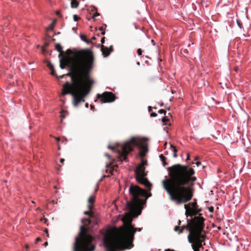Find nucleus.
<instances>
[{
  "label": "nucleus",
  "instance_id": "1",
  "mask_svg": "<svg viewBox=\"0 0 251 251\" xmlns=\"http://www.w3.org/2000/svg\"><path fill=\"white\" fill-rule=\"evenodd\" d=\"M74 58L70 68L73 75H70L75 90L73 104L76 107L80 102L85 101L84 98L89 94L94 80L91 78L90 72L93 68L94 57L93 52L88 49L75 50L72 53Z\"/></svg>",
  "mask_w": 251,
  "mask_h": 251
},
{
  "label": "nucleus",
  "instance_id": "2",
  "mask_svg": "<svg viewBox=\"0 0 251 251\" xmlns=\"http://www.w3.org/2000/svg\"><path fill=\"white\" fill-rule=\"evenodd\" d=\"M170 180L162 181L163 188L170 200L177 205L189 201L193 197V186L197 177L195 171L187 165L176 164L167 168Z\"/></svg>",
  "mask_w": 251,
  "mask_h": 251
},
{
  "label": "nucleus",
  "instance_id": "3",
  "mask_svg": "<svg viewBox=\"0 0 251 251\" xmlns=\"http://www.w3.org/2000/svg\"><path fill=\"white\" fill-rule=\"evenodd\" d=\"M130 201H127L125 208L127 211L124 217L126 224L125 233L120 238H125L132 233L133 237L135 233L141 231V228L134 227L131 225L132 219L137 217L141 213L139 210L141 206L145 203L147 199L151 196L150 192H147L139 186L131 184L128 189Z\"/></svg>",
  "mask_w": 251,
  "mask_h": 251
},
{
  "label": "nucleus",
  "instance_id": "4",
  "mask_svg": "<svg viewBox=\"0 0 251 251\" xmlns=\"http://www.w3.org/2000/svg\"><path fill=\"white\" fill-rule=\"evenodd\" d=\"M141 148L142 151L140 152V156L143 157L148 151L146 146H142L140 141L137 140L135 137H132L129 140L125 142L121 147V151H118V158L121 162H127V155L133 151L134 147Z\"/></svg>",
  "mask_w": 251,
  "mask_h": 251
},
{
  "label": "nucleus",
  "instance_id": "5",
  "mask_svg": "<svg viewBox=\"0 0 251 251\" xmlns=\"http://www.w3.org/2000/svg\"><path fill=\"white\" fill-rule=\"evenodd\" d=\"M147 165V161L143 159L135 169V178L139 183L143 184L151 190L152 184L146 177L147 173L145 172V166Z\"/></svg>",
  "mask_w": 251,
  "mask_h": 251
},
{
  "label": "nucleus",
  "instance_id": "6",
  "mask_svg": "<svg viewBox=\"0 0 251 251\" xmlns=\"http://www.w3.org/2000/svg\"><path fill=\"white\" fill-rule=\"evenodd\" d=\"M133 241V233L125 238H118L116 239L113 246L109 247L108 251H123L132 247Z\"/></svg>",
  "mask_w": 251,
  "mask_h": 251
},
{
  "label": "nucleus",
  "instance_id": "7",
  "mask_svg": "<svg viewBox=\"0 0 251 251\" xmlns=\"http://www.w3.org/2000/svg\"><path fill=\"white\" fill-rule=\"evenodd\" d=\"M84 228L83 226H80V231L78 236L75 238L73 243V251H94L95 246L91 243V241H82L80 238L82 236V231Z\"/></svg>",
  "mask_w": 251,
  "mask_h": 251
},
{
  "label": "nucleus",
  "instance_id": "8",
  "mask_svg": "<svg viewBox=\"0 0 251 251\" xmlns=\"http://www.w3.org/2000/svg\"><path fill=\"white\" fill-rule=\"evenodd\" d=\"M195 223L193 228L190 227L192 220H190L188 219H187V225H184L181 226V228H182L183 230L186 229L187 231H189L188 235H191V238H192V236L194 233H196L198 231L199 228L204 227V221L205 219L203 217L198 216L195 217Z\"/></svg>",
  "mask_w": 251,
  "mask_h": 251
},
{
  "label": "nucleus",
  "instance_id": "9",
  "mask_svg": "<svg viewBox=\"0 0 251 251\" xmlns=\"http://www.w3.org/2000/svg\"><path fill=\"white\" fill-rule=\"evenodd\" d=\"M204 227H200L196 233H194L192 236L194 246L198 249H203V246L205 245L204 241L205 236L202 234Z\"/></svg>",
  "mask_w": 251,
  "mask_h": 251
},
{
  "label": "nucleus",
  "instance_id": "10",
  "mask_svg": "<svg viewBox=\"0 0 251 251\" xmlns=\"http://www.w3.org/2000/svg\"><path fill=\"white\" fill-rule=\"evenodd\" d=\"M185 209V215L186 217L196 216L201 211V209L198 208L196 199L194 200V201L184 205Z\"/></svg>",
  "mask_w": 251,
  "mask_h": 251
},
{
  "label": "nucleus",
  "instance_id": "11",
  "mask_svg": "<svg viewBox=\"0 0 251 251\" xmlns=\"http://www.w3.org/2000/svg\"><path fill=\"white\" fill-rule=\"evenodd\" d=\"M97 97L98 99L101 98V102L103 103H106L113 101L114 100L115 96L111 92H105L103 93L102 95L100 94H98L97 95Z\"/></svg>",
  "mask_w": 251,
  "mask_h": 251
},
{
  "label": "nucleus",
  "instance_id": "12",
  "mask_svg": "<svg viewBox=\"0 0 251 251\" xmlns=\"http://www.w3.org/2000/svg\"><path fill=\"white\" fill-rule=\"evenodd\" d=\"M73 86V83L71 84L69 82L67 81L63 86V91L62 95L65 96L67 94H70L74 98L75 96V90Z\"/></svg>",
  "mask_w": 251,
  "mask_h": 251
},
{
  "label": "nucleus",
  "instance_id": "13",
  "mask_svg": "<svg viewBox=\"0 0 251 251\" xmlns=\"http://www.w3.org/2000/svg\"><path fill=\"white\" fill-rule=\"evenodd\" d=\"M101 52L102 53V55L104 57H107L110 54V52H109V49L108 48L104 47L103 45L101 46Z\"/></svg>",
  "mask_w": 251,
  "mask_h": 251
},
{
  "label": "nucleus",
  "instance_id": "14",
  "mask_svg": "<svg viewBox=\"0 0 251 251\" xmlns=\"http://www.w3.org/2000/svg\"><path fill=\"white\" fill-rule=\"evenodd\" d=\"M188 241L190 244H191V247L194 251H200V249L196 247L193 243V240L191 238L190 235H188L187 236Z\"/></svg>",
  "mask_w": 251,
  "mask_h": 251
},
{
  "label": "nucleus",
  "instance_id": "15",
  "mask_svg": "<svg viewBox=\"0 0 251 251\" xmlns=\"http://www.w3.org/2000/svg\"><path fill=\"white\" fill-rule=\"evenodd\" d=\"M88 201L90 203L88 205V208L90 210H91L93 209V203L95 201L94 198L92 196H90L89 198V199H88Z\"/></svg>",
  "mask_w": 251,
  "mask_h": 251
},
{
  "label": "nucleus",
  "instance_id": "16",
  "mask_svg": "<svg viewBox=\"0 0 251 251\" xmlns=\"http://www.w3.org/2000/svg\"><path fill=\"white\" fill-rule=\"evenodd\" d=\"M55 49L59 52V57L63 55L64 52L62 50V48L60 44L58 43L55 44Z\"/></svg>",
  "mask_w": 251,
  "mask_h": 251
},
{
  "label": "nucleus",
  "instance_id": "17",
  "mask_svg": "<svg viewBox=\"0 0 251 251\" xmlns=\"http://www.w3.org/2000/svg\"><path fill=\"white\" fill-rule=\"evenodd\" d=\"M71 4L72 8H76L78 7L79 2L76 0H72Z\"/></svg>",
  "mask_w": 251,
  "mask_h": 251
},
{
  "label": "nucleus",
  "instance_id": "18",
  "mask_svg": "<svg viewBox=\"0 0 251 251\" xmlns=\"http://www.w3.org/2000/svg\"><path fill=\"white\" fill-rule=\"evenodd\" d=\"M68 74H67V75H60L59 76H58L55 74V72L54 69L51 71V75H56V77L58 78L59 79L62 78L64 76H70L71 77V75H67Z\"/></svg>",
  "mask_w": 251,
  "mask_h": 251
},
{
  "label": "nucleus",
  "instance_id": "19",
  "mask_svg": "<svg viewBox=\"0 0 251 251\" xmlns=\"http://www.w3.org/2000/svg\"><path fill=\"white\" fill-rule=\"evenodd\" d=\"M159 157L161 161L162 162L163 166H165L167 165V163L165 161L166 160V157L164 156L163 154H160L159 155Z\"/></svg>",
  "mask_w": 251,
  "mask_h": 251
},
{
  "label": "nucleus",
  "instance_id": "20",
  "mask_svg": "<svg viewBox=\"0 0 251 251\" xmlns=\"http://www.w3.org/2000/svg\"><path fill=\"white\" fill-rule=\"evenodd\" d=\"M80 39L83 41L84 42H85V43L88 44V43H91V41L88 40L87 38H86V37L83 35V34H81L80 35Z\"/></svg>",
  "mask_w": 251,
  "mask_h": 251
},
{
  "label": "nucleus",
  "instance_id": "21",
  "mask_svg": "<svg viewBox=\"0 0 251 251\" xmlns=\"http://www.w3.org/2000/svg\"><path fill=\"white\" fill-rule=\"evenodd\" d=\"M60 58V59H59V61H60V67L62 69H64L65 68V67H66V64L63 63V59L62 58Z\"/></svg>",
  "mask_w": 251,
  "mask_h": 251
},
{
  "label": "nucleus",
  "instance_id": "22",
  "mask_svg": "<svg viewBox=\"0 0 251 251\" xmlns=\"http://www.w3.org/2000/svg\"><path fill=\"white\" fill-rule=\"evenodd\" d=\"M168 121H169V119L165 117H163L162 118V122L165 125H167V122H168Z\"/></svg>",
  "mask_w": 251,
  "mask_h": 251
},
{
  "label": "nucleus",
  "instance_id": "23",
  "mask_svg": "<svg viewBox=\"0 0 251 251\" xmlns=\"http://www.w3.org/2000/svg\"><path fill=\"white\" fill-rule=\"evenodd\" d=\"M180 223H181L180 221H178V226H175L174 230H175V231H178V230H179V228H180V227H179V225H180Z\"/></svg>",
  "mask_w": 251,
  "mask_h": 251
},
{
  "label": "nucleus",
  "instance_id": "24",
  "mask_svg": "<svg viewBox=\"0 0 251 251\" xmlns=\"http://www.w3.org/2000/svg\"><path fill=\"white\" fill-rule=\"evenodd\" d=\"M237 24L240 28H241V29L242 28V27H243L242 23L238 20H237Z\"/></svg>",
  "mask_w": 251,
  "mask_h": 251
},
{
  "label": "nucleus",
  "instance_id": "25",
  "mask_svg": "<svg viewBox=\"0 0 251 251\" xmlns=\"http://www.w3.org/2000/svg\"><path fill=\"white\" fill-rule=\"evenodd\" d=\"M48 67L49 68V69L51 71V70H54V67H53V65L50 63V62H49L48 64Z\"/></svg>",
  "mask_w": 251,
  "mask_h": 251
},
{
  "label": "nucleus",
  "instance_id": "26",
  "mask_svg": "<svg viewBox=\"0 0 251 251\" xmlns=\"http://www.w3.org/2000/svg\"><path fill=\"white\" fill-rule=\"evenodd\" d=\"M84 221H87L89 223V224H90L91 223V221L90 219H87V218H83L81 219V222L83 223L84 222Z\"/></svg>",
  "mask_w": 251,
  "mask_h": 251
},
{
  "label": "nucleus",
  "instance_id": "27",
  "mask_svg": "<svg viewBox=\"0 0 251 251\" xmlns=\"http://www.w3.org/2000/svg\"><path fill=\"white\" fill-rule=\"evenodd\" d=\"M73 19L75 22H77V21H78L79 18L78 17V16L76 15L75 14V15H73Z\"/></svg>",
  "mask_w": 251,
  "mask_h": 251
},
{
  "label": "nucleus",
  "instance_id": "28",
  "mask_svg": "<svg viewBox=\"0 0 251 251\" xmlns=\"http://www.w3.org/2000/svg\"><path fill=\"white\" fill-rule=\"evenodd\" d=\"M104 28L102 26L99 28V30L102 31L101 33L102 35L105 34V31H104Z\"/></svg>",
  "mask_w": 251,
  "mask_h": 251
},
{
  "label": "nucleus",
  "instance_id": "29",
  "mask_svg": "<svg viewBox=\"0 0 251 251\" xmlns=\"http://www.w3.org/2000/svg\"><path fill=\"white\" fill-rule=\"evenodd\" d=\"M158 113L160 114H164V115H165L166 113V111L164 109H160L158 111Z\"/></svg>",
  "mask_w": 251,
  "mask_h": 251
},
{
  "label": "nucleus",
  "instance_id": "30",
  "mask_svg": "<svg viewBox=\"0 0 251 251\" xmlns=\"http://www.w3.org/2000/svg\"><path fill=\"white\" fill-rule=\"evenodd\" d=\"M62 113L61 114V117L62 118H65V117H66V114H67V112H65V111H64L63 110H62Z\"/></svg>",
  "mask_w": 251,
  "mask_h": 251
},
{
  "label": "nucleus",
  "instance_id": "31",
  "mask_svg": "<svg viewBox=\"0 0 251 251\" xmlns=\"http://www.w3.org/2000/svg\"><path fill=\"white\" fill-rule=\"evenodd\" d=\"M171 147L173 149L174 153H176L177 152V150H176V148L175 146H174L172 145H171Z\"/></svg>",
  "mask_w": 251,
  "mask_h": 251
},
{
  "label": "nucleus",
  "instance_id": "32",
  "mask_svg": "<svg viewBox=\"0 0 251 251\" xmlns=\"http://www.w3.org/2000/svg\"><path fill=\"white\" fill-rule=\"evenodd\" d=\"M209 211L210 213H212L214 211V207L213 206H209L208 208Z\"/></svg>",
  "mask_w": 251,
  "mask_h": 251
},
{
  "label": "nucleus",
  "instance_id": "33",
  "mask_svg": "<svg viewBox=\"0 0 251 251\" xmlns=\"http://www.w3.org/2000/svg\"><path fill=\"white\" fill-rule=\"evenodd\" d=\"M142 51L140 49H139L137 50V53L138 55H142Z\"/></svg>",
  "mask_w": 251,
  "mask_h": 251
},
{
  "label": "nucleus",
  "instance_id": "34",
  "mask_svg": "<svg viewBox=\"0 0 251 251\" xmlns=\"http://www.w3.org/2000/svg\"><path fill=\"white\" fill-rule=\"evenodd\" d=\"M157 114L156 113H155V112H151V117H155L157 116Z\"/></svg>",
  "mask_w": 251,
  "mask_h": 251
},
{
  "label": "nucleus",
  "instance_id": "35",
  "mask_svg": "<svg viewBox=\"0 0 251 251\" xmlns=\"http://www.w3.org/2000/svg\"><path fill=\"white\" fill-rule=\"evenodd\" d=\"M53 27H54V25H53V24H50V25H49L48 28L50 30H52V29H53Z\"/></svg>",
  "mask_w": 251,
  "mask_h": 251
},
{
  "label": "nucleus",
  "instance_id": "36",
  "mask_svg": "<svg viewBox=\"0 0 251 251\" xmlns=\"http://www.w3.org/2000/svg\"><path fill=\"white\" fill-rule=\"evenodd\" d=\"M90 109H91V110H93V111H96V109H95V108L93 105H90Z\"/></svg>",
  "mask_w": 251,
  "mask_h": 251
},
{
  "label": "nucleus",
  "instance_id": "37",
  "mask_svg": "<svg viewBox=\"0 0 251 251\" xmlns=\"http://www.w3.org/2000/svg\"><path fill=\"white\" fill-rule=\"evenodd\" d=\"M109 52H110V53L113 51V49L112 46H111L109 48Z\"/></svg>",
  "mask_w": 251,
  "mask_h": 251
},
{
  "label": "nucleus",
  "instance_id": "38",
  "mask_svg": "<svg viewBox=\"0 0 251 251\" xmlns=\"http://www.w3.org/2000/svg\"><path fill=\"white\" fill-rule=\"evenodd\" d=\"M84 214L85 215H90V211H85L84 212Z\"/></svg>",
  "mask_w": 251,
  "mask_h": 251
},
{
  "label": "nucleus",
  "instance_id": "39",
  "mask_svg": "<svg viewBox=\"0 0 251 251\" xmlns=\"http://www.w3.org/2000/svg\"><path fill=\"white\" fill-rule=\"evenodd\" d=\"M99 14L98 13H96V14H94L92 16V18L95 19V17L97 16H98Z\"/></svg>",
  "mask_w": 251,
  "mask_h": 251
},
{
  "label": "nucleus",
  "instance_id": "40",
  "mask_svg": "<svg viewBox=\"0 0 251 251\" xmlns=\"http://www.w3.org/2000/svg\"><path fill=\"white\" fill-rule=\"evenodd\" d=\"M104 41H105V37H103L101 39V42L102 44H103L104 43Z\"/></svg>",
  "mask_w": 251,
  "mask_h": 251
},
{
  "label": "nucleus",
  "instance_id": "41",
  "mask_svg": "<svg viewBox=\"0 0 251 251\" xmlns=\"http://www.w3.org/2000/svg\"><path fill=\"white\" fill-rule=\"evenodd\" d=\"M196 164L197 165V166L198 167H199L201 164V162L200 161H197L196 163Z\"/></svg>",
  "mask_w": 251,
  "mask_h": 251
},
{
  "label": "nucleus",
  "instance_id": "42",
  "mask_svg": "<svg viewBox=\"0 0 251 251\" xmlns=\"http://www.w3.org/2000/svg\"><path fill=\"white\" fill-rule=\"evenodd\" d=\"M108 149H111V150H114V147H112V146H110V145H109V146H108Z\"/></svg>",
  "mask_w": 251,
  "mask_h": 251
},
{
  "label": "nucleus",
  "instance_id": "43",
  "mask_svg": "<svg viewBox=\"0 0 251 251\" xmlns=\"http://www.w3.org/2000/svg\"><path fill=\"white\" fill-rule=\"evenodd\" d=\"M183 229L182 228H181L180 229H179L178 234H180L183 232Z\"/></svg>",
  "mask_w": 251,
  "mask_h": 251
},
{
  "label": "nucleus",
  "instance_id": "44",
  "mask_svg": "<svg viewBox=\"0 0 251 251\" xmlns=\"http://www.w3.org/2000/svg\"><path fill=\"white\" fill-rule=\"evenodd\" d=\"M190 159V155H189V153H187V158H186V161Z\"/></svg>",
  "mask_w": 251,
  "mask_h": 251
},
{
  "label": "nucleus",
  "instance_id": "45",
  "mask_svg": "<svg viewBox=\"0 0 251 251\" xmlns=\"http://www.w3.org/2000/svg\"><path fill=\"white\" fill-rule=\"evenodd\" d=\"M152 109V107L151 106H148V110L149 112L151 111Z\"/></svg>",
  "mask_w": 251,
  "mask_h": 251
},
{
  "label": "nucleus",
  "instance_id": "46",
  "mask_svg": "<svg viewBox=\"0 0 251 251\" xmlns=\"http://www.w3.org/2000/svg\"><path fill=\"white\" fill-rule=\"evenodd\" d=\"M173 156H174V157L176 158L177 156V153H174Z\"/></svg>",
  "mask_w": 251,
  "mask_h": 251
},
{
  "label": "nucleus",
  "instance_id": "47",
  "mask_svg": "<svg viewBox=\"0 0 251 251\" xmlns=\"http://www.w3.org/2000/svg\"><path fill=\"white\" fill-rule=\"evenodd\" d=\"M85 107H86L87 108H88V107H89V104H88V103H85Z\"/></svg>",
  "mask_w": 251,
  "mask_h": 251
},
{
  "label": "nucleus",
  "instance_id": "48",
  "mask_svg": "<svg viewBox=\"0 0 251 251\" xmlns=\"http://www.w3.org/2000/svg\"><path fill=\"white\" fill-rule=\"evenodd\" d=\"M41 238L38 237V238H37L36 239V242H39V241H41Z\"/></svg>",
  "mask_w": 251,
  "mask_h": 251
},
{
  "label": "nucleus",
  "instance_id": "49",
  "mask_svg": "<svg viewBox=\"0 0 251 251\" xmlns=\"http://www.w3.org/2000/svg\"><path fill=\"white\" fill-rule=\"evenodd\" d=\"M64 161H65L64 159L61 158V159H60V162H61V163H63V162H64Z\"/></svg>",
  "mask_w": 251,
  "mask_h": 251
},
{
  "label": "nucleus",
  "instance_id": "50",
  "mask_svg": "<svg viewBox=\"0 0 251 251\" xmlns=\"http://www.w3.org/2000/svg\"><path fill=\"white\" fill-rule=\"evenodd\" d=\"M105 155L107 156L108 158H110V155L109 154H108L107 153H105Z\"/></svg>",
  "mask_w": 251,
  "mask_h": 251
},
{
  "label": "nucleus",
  "instance_id": "51",
  "mask_svg": "<svg viewBox=\"0 0 251 251\" xmlns=\"http://www.w3.org/2000/svg\"><path fill=\"white\" fill-rule=\"evenodd\" d=\"M45 231V232H46L47 234H48V229H46L45 230V231Z\"/></svg>",
  "mask_w": 251,
  "mask_h": 251
},
{
  "label": "nucleus",
  "instance_id": "52",
  "mask_svg": "<svg viewBox=\"0 0 251 251\" xmlns=\"http://www.w3.org/2000/svg\"><path fill=\"white\" fill-rule=\"evenodd\" d=\"M56 14H57V15H60V12H59V11H57V12H56Z\"/></svg>",
  "mask_w": 251,
  "mask_h": 251
},
{
  "label": "nucleus",
  "instance_id": "53",
  "mask_svg": "<svg viewBox=\"0 0 251 251\" xmlns=\"http://www.w3.org/2000/svg\"><path fill=\"white\" fill-rule=\"evenodd\" d=\"M55 22H56V21H55V20H54V21H53V22H52V23H51V24H53V25H54V23H55Z\"/></svg>",
  "mask_w": 251,
  "mask_h": 251
},
{
  "label": "nucleus",
  "instance_id": "54",
  "mask_svg": "<svg viewBox=\"0 0 251 251\" xmlns=\"http://www.w3.org/2000/svg\"><path fill=\"white\" fill-rule=\"evenodd\" d=\"M73 29L74 30L76 31V27H74V28H73Z\"/></svg>",
  "mask_w": 251,
  "mask_h": 251
},
{
  "label": "nucleus",
  "instance_id": "55",
  "mask_svg": "<svg viewBox=\"0 0 251 251\" xmlns=\"http://www.w3.org/2000/svg\"><path fill=\"white\" fill-rule=\"evenodd\" d=\"M198 159V157H195V160H197Z\"/></svg>",
  "mask_w": 251,
  "mask_h": 251
},
{
  "label": "nucleus",
  "instance_id": "56",
  "mask_svg": "<svg viewBox=\"0 0 251 251\" xmlns=\"http://www.w3.org/2000/svg\"><path fill=\"white\" fill-rule=\"evenodd\" d=\"M163 105V103H161L160 104V106H162Z\"/></svg>",
  "mask_w": 251,
  "mask_h": 251
},
{
  "label": "nucleus",
  "instance_id": "57",
  "mask_svg": "<svg viewBox=\"0 0 251 251\" xmlns=\"http://www.w3.org/2000/svg\"><path fill=\"white\" fill-rule=\"evenodd\" d=\"M137 64L138 65H140V62H138L137 63Z\"/></svg>",
  "mask_w": 251,
  "mask_h": 251
},
{
  "label": "nucleus",
  "instance_id": "58",
  "mask_svg": "<svg viewBox=\"0 0 251 251\" xmlns=\"http://www.w3.org/2000/svg\"><path fill=\"white\" fill-rule=\"evenodd\" d=\"M56 139L57 141H59V138H56Z\"/></svg>",
  "mask_w": 251,
  "mask_h": 251
},
{
  "label": "nucleus",
  "instance_id": "59",
  "mask_svg": "<svg viewBox=\"0 0 251 251\" xmlns=\"http://www.w3.org/2000/svg\"><path fill=\"white\" fill-rule=\"evenodd\" d=\"M186 50H183V52H186Z\"/></svg>",
  "mask_w": 251,
  "mask_h": 251
},
{
  "label": "nucleus",
  "instance_id": "60",
  "mask_svg": "<svg viewBox=\"0 0 251 251\" xmlns=\"http://www.w3.org/2000/svg\"><path fill=\"white\" fill-rule=\"evenodd\" d=\"M47 244H48L47 242H46V243H45V245H47Z\"/></svg>",
  "mask_w": 251,
  "mask_h": 251
},
{
  "label": "nucleus",
  "instance_id": "61",
  "mask_svg": "<svg viewBox=\"0 0 251 251\" xmlns=\"http://www.w3.org/2000/svg\"><path fill=\"white\" fill-rule=\"evenodd\" d=\"M67 51H70L71 50L70 49H68Z\"/></svg>",
  "mask_w": 251,
  "mask_h": 251
},
{
  "label": "nucleus",
  "instance_id": "62",
  "mask_svg": "<svg viewBox=\"0 0 251 251\" xmlns=\"http://www.w3.org/2000/svg\"><path fill=\"white\" fill-rule=\"evenodd\" d=\"M144 139L145 140H147V138H144Z\"/></svg>",
  "mask_w": 251,
  "mask_h": 251
},
{
  "label": "nucleus",
  "instance_id": "63",
  "mask_svg": "<svg viewBox=\"0 0 251 251\" xmlns=\"http://www.w3.org/2000/svg\"><path fill=\"white\" fill-rule=\"evenodd\" d=\"M96 39V38H95V37H94L93 38V39Z\"/></svg>",
  "mask_w": 251,
  "mask_h": 251
}]
</instances>
